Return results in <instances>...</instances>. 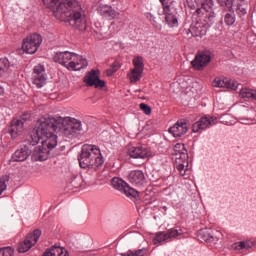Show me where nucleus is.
Wrapping results in <instances>:
<instances>
[{
	"label": "nucleus",
	"instance_id": "f257e3e1",
	"mask_svg": "<svg viewBox=\"0 0 256 256\" xmlns=\"http://www.w3.org/2000/svg\"><path fill=\"white\" fill-rule=\"evenodd\" d=\"M44 5L52 9L54 16L59 21L69 23L78 31L87 29V20L81 4L77 0H43Z\"/></svg>",
	"mask_w": 256,
	"mask_h": 256
},
{
	"label": "nucleus",
	"instance_id": "f03ea898",
	"mask_svg": "<svg viewBox=\"0 0 256 256\" xmlns=\"http://www.w3.org/2000/svg\"><path fill=\"white\" fill-rule=\"evenodd\" d=\"M58 117L40 118L27 138L29 145L35 147L43 139L42 141L44 145L48 146V149H55L57 147V136L55 133L58 131Z\"/></svg>",
	"mask_w": 256,
	"mask_h": 256
},
{
	"label": "nucleus",
	"instance_id": "7ed1b4c3",
	"mask_svg": "<svg viewBox=\"0 0 256 256\" xmlns=\"http://www.w3.org/2000/svg\"><path fill=\"white\" fill-rule=\"evenodd\" d=\"M219 5L226 11L233 9V1L235 0H217ZM188 7L195 11L194 15H204L209 21H213L215 18V12L213 11V0H187Z\"/></svg>",
	"mask_w": 256,
	"mask_h": 256
},
{
	"label": "nucleus",
	"instance_id": "20e7f679",
	"mask_svg": "<svg viewBox=\"0 0 256 256\" xmlns=\"http://www.w3.org/2000/svg\"><path fill=\"white\" fill-rule=\"evenodd\" d=\"M79 165L82 169H94L103 167L105 159L101 154V150L95 145L85 144L82 146L80 155L78 156Z\"/></svg>",
	"mask_w": 256,
	"mask_h": 256
},
{
	"label": "nucleus",
	"instance_id": "39448f33",
	"mask_svg": "<svg viewBox=\"0 0 256 256\" xmlns=\"http://www.w3.org/2000/svg\"><path fill=\"white\" fill-rule=\"evenodd\" d=\"M57 121V133L62 135V137H66L67 139H75L76 137H79V135L81 134V130L83 129L81 127V121L75 118H63L61 116H58Z\"/></svg>",
	"mask_w": 256,
	"mask_h": 256
},
{
	"label": "nucleus",
	"instance_id": "423d86ee",
	"mask_svg": "<svg viewBox=\"0 0 256 256\" xmlns=\"http://www.w3.org/2000/svg\"><path fill=\"white\" fill-rule=\"evenodd\" d=\"M41 43H43L41 35L32 34L24 39L22 49L25 53L33 55L34 53H37V50L41 47Z\"/></svg>",
	"mask_w": 256,
	"mask_h": 256
},
{
	"label": "nucleus",
	"instance_id": "0eeeda50",
	"mask_svg": "<svg viewBox=\"0 0 256 256\" xmlns=\"http://www.w3.org/2000/svg\"><path fill=\"white\" fill-rule=\"evenodd\" d=\"M39 237H41V230L39 229L28 234L25 240L18 245V253H27L29 249L35 247V245H37V241H39Z\"/></svg>",
	"mask_w": 256,
	"mask_h": 256
},
{
	"label": "nucleus",
	"instance_id": "6e6552de",
	"mask_svg": "<svg viewBox=\"0 0 256 256\" xmlns=\"http://www.w3.org/2000/svg\"><path fill=\"white\" fill-rule=\"evenodd\" d=\"M111 185L112 187H114V189H117L118 191L124 193L126 197H133L134 199H137V197H139V192L134 188L129 187L127 183L124 182L121 178L114 177L111 180Z\"/></svg>",
	"mask_w": 256,
	"mask_h": 256
},
{
	"label": "nucleus",
	"instance_id": "1a4fd4ad",
	"mask_svg": "<svg viewBox=\"0 0 256 256\" xmlns=\"http://www.w3.org/2000/svg\"><path fill=\"white\" fill-rule=\"evenodd\" d=\"M209 63H211V52L209 51L198 53L194 60L191 61V65L196 71H202Z\"/></svg>",
	"mask_w": 256,
	"mask_h": 256
},
{
	"label": "nucleus",
	"instance_id": "9d476101",
	"mask_svg": "<svg viewBox=\"0 0 256 256\" xmlns=\"http://www.w3.org/2000/svg\"><path fill=\"white\" fill-rule=\"evenodd\" d=\"M47 82V75L45 74V66L38 64L33 69L32 83L36 85L38 89H41Z\"/></svg>",
	"mask_w": 256,
	"mask_h": 256
},
{
	"label": "nucleus",
	"instance_id": "9b49d317",
	"mask_svg": "<svg viewBox=\"0 0 256 256\" xmlns=\"http://www.w3.org/2000/svg\"><path fill=\"white\" fill-rule=\"evenodd\" d=\"M84 83L87 87H95L96 89H103L105 81L99 79V70H91L84 77Z\"/></svg>",
	"mask_w": 256,
	"mask_h": 256
},
{
	"label": "nucleus",
	"instance_id": "f8f14e48",
	"mask_svg": "<svg viewBox=\"0 0 256 256\" xmlns=\"http://www.w3.org/2000/svg\"><path fill=\"white\" fill-rule=\"evenodd\" d=\"M217 123V117L204 116L192 125V131L193 133H199V131H205V129H208V127H211L213 125H217Z\"/></svg>",
	"mask_w": 256,
	"mask_h": 256
},
{
	"label": "nucleus",
	"instance_id": "ddd939ff",
	"mask_svg": "<svg viewBox=\"0 0 256 256\" xmlns=\"http://www.w3.org/2000/svg\"><path fill=\"white\" fill-rule=\"evenodd\" d=\"M128 155L132 159H149L151 157V150L146 146H132L128 149Z\"/></svg>",
	"mask_w": 256,
	"mask_h": 256
},
{
	"label": "nucleus",
	"instance_id": "4468645a",
	"mask_svg": "<svg viewBox=\"0 0 256 256\" xmlns=\"http://www.w3.org/2000/svg\"><path fill=\"white\" fill-rule=\"evenodd\" d=\"M164 15L167 25L170 27H179V19L177 18V9L171 5L164 6Z\"/></svg>",
	"mask_w": 256,
	"mask_h": 256
},
{
	"label": "nucleus",
	"instance_id": "2eb2a0df",
	"mask_svg": "<svg viewBox=\"0 0 256 256\" xmlns=\"http://www.w3.org/2000/svg\"><path fill=\"white\" fill-rule=\"evenodd\" d=\"M49 148L48 145H45V142L42 141L41 146H37L34 148L32 153L33 161H47L49 159Z\"/></svg>",
	"mask_w": 256,
	"mask_h": 256
},
{
	"label": "nucleus",
	"instance_id": "dca6fc26",
	"mask_svg": "<svg viewBox=\"0 0 256 256\" xmlns=\"http://www.w3.org/2000/svg\"><path fill=\"white\" fill-rule=\"evenodd\" d=\"M175 156V167L179 171L180 175L185 176V165H189L187 160L189 159V154L187 151L181 153H174Z\"/></svg>",
	"mask_w": 256,
	"mask_h": 256
},
{
	"label": "nucleus",
	"instance_id": "f3484780",
	"mask_svg": "<svg viewBox=\"0 0 256 256\" xmlns=\"http://www.w3.org/2000/svg\"><path fill=\"white\" fill-rule=\"evenodd\" d=\"M206 33L207 29L201 22L191 24L190 28L186 31L188 39H191L192 37H203Z\"/></svg>",
	"mask_w": 256,
	"mask_h": 256
},
{
	"label": "nucleus",
	"instance_id": "a211bd4d",
	"mask_svg": "<svg viewBox=\"0 0 256 256\" xmlns=\"http://www.w3.org/2000/svg\"><path fill=\"white\" fill-rule=\"evenodd\" d=\"M75 57V53L65 51V52H57L54 56V61L56 63H60V65H64L66 69L69 70V63L73 61V58Z\"/></svg>",
	"mask_w": 256,
	"mask_h": 256
},
{
	"label": "nucleus",
	"instance_id": "6ab92c4d",
	"mask_svg": "<svg viewBox=\"0 0 256 256\" xmlns=\"http://www.w3.org/2000/svg\"><path fill=\"white\" fill-rule=\"evenodd\" d=\"M89 65L87 59L78 54H74L73 60L69 63V71H81V69H85Z\"/></svg>",
	"mask_w": 256,
	"mask_h": 256
},
{
	"label": "nucleus",
	"instance_id": "aec40b11",
	"mask_svg": "<svg viewBox=\"0 0 256 256\" xmlns=\"http://www.w3.org/2000/svg\"><path fill=\"white\" fill-rule=\"evenodd\" d=\"M212 85L214 87H220L222 89H231L232 91H237L238 84L237 82L230 80L228 78L221 79L219 77H216Z\"/></svg>",
	"mask_w": 256,
	"mask_h": 256
},
{
	"label": "nucleus",
	"instance_id": "412c9836",
	"mask_svg": "<svg viewBox=\"0 0 256 256\" xmlns=\"http://www.w3.org/2000/svg\"><path fill=\"white\" fill-rule=\"evenodd\" d=\"M128 181L132 185H145V174L141 170H133L128 175Z\"/></svg>",
	"mask_w": 256,
	"mask_h": 256
},
{
	"label": "nucleus",
	"instance_id": "4be33fe9",
	"mask_svg": "<svg viewBox=\"0 0 256 256\" xmlns=\"http://www.w3.org/2000/svg\"><path fill=\"white\" fill-rule=\"evenodd\" d=\"M188 130L189 127L187 126V123L177 122L174 126L169 128V133H171L173 137H182Z\"/></svg>",
	"mask_w": 256,
	"mask_h": 256
},
{
	"label": "nucleus",
	"instance_id": "5701e85b",
	"mask_svg": "<svg viewBox=\"0 0 256 256\" xmlns=\"http://www.w3.org/2000/svg\"><path fill=\"white\" fill-rule=\"evenodd\" d=\"M25 121L23 119H13L11 121L10 126V135L13 139L17 137L18 135H21L23 133V124Z\"/></svg>",
	"mask_w": 256,
	"mask_h": 256
},
{
	"label": "nucleus",
	"instance_id": "b1692460",
	"mask_svg": "<svg viewBox=\"0 0 256 256\" xmlns=\"http://www.w3.org/2000/svg\"><path fill=\"white\" fill-rule=\"evenodd\" d=\"M29 155H31V150H29L27 146H24L23 148H20L15 151V153L12 156V159L13 161L16 162L27 161Z\"/></svg>",
	"mask_w": 256,
	"mask_h": 256
},
{
	"label": "nucleus",
	"instance_id": "393cba45",
	"mask_svg": "<svg viewBox=\"0 0 256 256\" xmlns=\"http://www.w3.org/2000/svg\"><path fill=\"white\" fill-rule=\"evenodd\" d=\"M235 13L239 17L247 15V1L246 0H234Z\"/></svg>",
	"mask_w": 256,
	"mask_h": 256
},
{
	"label": "nucleus",
	"instance_id": "a878e982",
	"mask_svg": "<svg viewBox=\"0 0 256 256\" xmlns=\"http://www.w3.org/2000/svg\"><path fill=\"white\" fill-rule=\"evenodd\" d=\"M98 11H100L101 15L104 17H109L110 19H115V17H117L115 10H113V8H111L109 5L100 6Z\"/></svg>",
	"mask_w": 256,
	"mask_h": 256
},
{
	"label": "nucleus",
	"instance_id": "bb28decb",
	"mask_svg": "<svg viewBox=\"0 0 256 256\" xmlns=\"http://www.w3.org/2000/svg\"><path fill=\"white\" fill-rule=\"evenodd\" d=\"M142 75L143 71L132 68L127 74V78L129 79L130 83H137V81H141Z\"/></svg>",
	"mask_w": 256,
	"mask_h": 256
},
{
	"label": "nucleus",
	"instance_id": "cd10ccee",
	"mask_svg": "<svg viewBox=\"0 0 256 256\" xmlns=\"http://www.w3.org/2000/svg\"><path fill=\"white\" fill-rule=\"evenodd\" d=\"M198 237L202 239V241H205L206 243H212V241H215V237L213 236L211 230H200L198 232Z\"/></svg>",
	"mask_w": 256,
	"mask_h": 256
},
{
	"label": "nucleus",
	"instance_id": "c85d7f7f",
	"mask_svg": "<svg viewBox=\"0 0 256 256\" xmlns=\"http://www.w3.org/2000/svg\"><path fill=\"white\" fill-rule=\"evenodd\" d=\"M240 97H242V99H253L256 101V90L251 88H242L240 90Z\"/></svg>",
	"mask_w": 256,
	"mask_h": 256
},
{
	"label": "nucleus",
	"instance_id": "c756f323",
	"mask_svg": "<svg viewBox=\"0 0 256 256\" xmlns=\"http://www.w3.org/2000/svg\"><path fill=\"white\" fill-rule=\"evenodd\" d=\"M11 62L7 58H0V77H3L5 73H9Z\"/></svg>",
	"mask_w": 256,
	"mask_h": 256
},
{
	"label": "nucleus",
	"instance_id": "7c9ffc66",
	"mask_svg": "<svg viewBox=\"0 0 256 256\" xmlns=\"http://www.w3.org/2000/svg\"><path fill=\"white\" fill-rule=\"evenodd\" d=\"M133 65H134V68L133 69H136L137 71H144L145 69V64H143V57L141 56H137L133 59Z\"/></svg>",
	"mask_w": 256,
	"mask_h": 256
},
{
	"label": "nucleus",
	"instance_id": "2f4dec72",
	"mask_svg": "<svg viewBox=\"0 0 256 256\" xmlns=\"http://www.w3.org/2000/svg\"><path fill=\"white\" fill-rule=\"evenodd\" d=\"M167 234L165 232H158L156 233L153 243L154 245H159V243H163V241H167Z\"/></svg>",
	"mask_w": 256,
	"mask_h": 256
},
{
	"label": "nucleus",
	"instance_id": "473e14b6",
	"mask_svg": "<svg viewBox=\"0 0 256 256\" xmlns=\"http://www.w3.org/2000/svg\"><path fill=\"white\" fill-rule=\"evenodd\" d=\"M224 23L226 25H233L235 23V12H231V10L225 15Z\"/></svg>",
	"mask_w": 256,
	"mask_h": 256
},
{
	"label": "nucleus",
	"instance_id": "72a5a7b5",
	"mask_svg": "<svg viewBox=\"0 0 256 256\" xmlns=\"http://www.w3.org/2000/svg\"><path fill=\"white\" fill-rule=\"evenodd\" d=\"M9 181V176L8 175H4L0 178V195L3 194V191H5V189H7V182Z\"/></svg>",
	"mask_w": 256,
	"mask_h": 256
},
{
	"label": "nucleus",
	"instance_id": "f704fd0d",
	"mask_svg": "<svg viewBox=\"0 0 256 256\" xmlns=\"http://www.w3.org/2000/svg\"><path fill=\"white\" fill-rule=\"evenodd\" d=\"M165 233L168 239H175V237H179V235H181V233H179V230L175 228H171Z\"/></svg>",
	"mask_w": 256,
	"mask_h": 256
},
{
	"label": "nucleus",
	"instance_id": "c9c22d12",
	"mask_svg": "<svg viewBox=\"0 0 256 256\" xmlns=\"http://www.w3.org/2000/svg\"><path fill=\"white\" fill-rule=\"evenodd\" d=\"M119 256H145V250L140 249L136 252L128 251L127 253L120 254Z\"/></svg>",
	"mask_w": 256,
	"mask_h": 256
},
{
	"label": "nucleus",
	"instance_id": "e433bc0d",
	"mask_svg": "<svg viewBox=\"0 0 256 256\" xmlns=\"http://www.w3.org/2000/svg\"><path fill=\"white\" fill-rule=\"evenodd\" d=\"M15 250L11 247L0 248V256H13Z\"/></svg>",
	"mask_w": 256,
	"mask_h": 256
},
{
	"label": "nucleus",
	"instance_id": "4c0bfd02",
	"mask_svg": "<svg viewBox=\"0 0 256 256\" xmlns=\"http://www.w3.org/2000/svg\"><path fill=\"white\" fill-rule=\"evenodd\" d=\"M121 66L119 65V62H114L111 66L110 69L107 71V75H112L113 73H117Z\"/></svg>",
	"mask_w": 256,
	"mask_h": 256
},
{
	"label": "nucleus",
	"instance_id": "58836bf2",
	"mask_svg": "<svg viewBox=\"0 0 256 256\" xmlns=\"http://www.w3.org/2000/svg\"><path fill=\"white\" fill-rule=\"evenodd\" d=\"M185 144L178 143L174 146V153H185Z\"/></svg>",
	"mask_w": 256,
	"mask_h": 256
},
{
	"label": "nucleus",
	"instance_id": "ea45409f",
	"mask_svg": "<svg viewBox=\"0 0 256 256\" xmlns=\"http://www.w3.org/2000/svg\"><path fill=\"white\" fill-rule=\"evenodd\" d=\"M140 109L145 113V115H151V107L145 103L140 104Z\"/></svg>",
	"mask_w": 256,
	"mask_h": 256
},
{
	"label": "nucleus",
	"instance_id": "a19ab883",
	"mask_svg": "<svg viewBox=\"0 0 256 256\" xmlns=\"http://www.w3.org/2000/svg\"><path fill=\"white\" fill-rule=\"evenodd\" d=\"M233 249L236 251H241V249H245V241L236 242L232 245Z\"/></svg>",
	"mask_w": 256,
	"mask_h": 256
},
{
	"label": "nucleus",
	"instance_id": "79ce46f5",
	"mask_svg": "<svg viewBox=\"0 0 256 256\" xmlns=\"http://www.w3.org/2000/svg\"><path fill=\"white\" fill-rule=\"evenodd\" d=\"M79 183V179L78 178H74L71 182H70V185L72 187H74L75 189L81 187V184H78Z\"/></svg>",
	"mask_w": 256,
	"mask_h": 256
},
{
	"label": "nucleus",
	"instance_id": "37998d69",
	"mask_svg": "<svg viewBox=\"0 0 256 256\" xmlns=\"http://www.w3.org/2000/svg\"><path fill=\"white\" fill-rule=\"evenodd\" d=\"M252 247H255V242H252V241L244 242V249H252Z\"/></svg>",
	"mask_w": 256,
	"mask_h": 256
},
{
	"label": "nucleus",
	"instance_id": "c03bdc74",
	"mask_svg": "<svg viewBox=\"0 0 256 256\" xmlns=\"http://www.w3.org/2000/svg\"><path fill=\"white\" fill-rule=\"evenodd\" d=\"M165 1L166 0H160V3L163 5V11H165V7H167V5H165Z\"/></svg>",
	"mask_w": 256,
	"mask_h": 256
},
{
	"label": "nucleus",
	"instance_id": "a18cd8bd",
	"mask_svg": "<svg viewBox=\"0 0 256 256\" xmlns=\"http://www.w3.org/2000/svg\"><path fill=\"white\" fill-rule=\"evenodd\" d=\"M1 89H2V88L0 87V92H1Z\"/></svg>",
	"mask_w": 256,
	"mask_h": 256
},
{
	"label": "nucleus",
	"instance_id": "49530a36",
	"mask_svg": "<svg viewBox=\"0 0 256 256\" xmlns=\"http://www.w3.org/2000/svg\"><path fill=\"white\" fill-rule=\"evenodd\" d=\"M242 123H247V122H242Z\"/></svg>",
	"mask_w": 256,
	"mask_h": 256
}]
</instances>
